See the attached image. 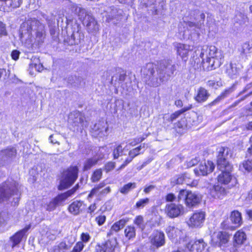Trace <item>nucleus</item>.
Here are the masks:
<instances>
[{"mask_svg":"<svg viewBox=\"0 0 252 252\" xmlns=\"http://www.w3.org/2000/svg\"><path fill=\"white\" fill-rule=\"evenodd\" d=\"M247 236L246 233L242 230L237 231L233 237V245L237 247L243 244L246 241Z\"/></svg>","mask_w":252,"mask_h":252,"instance_id":"obj_26","label":"nucleus"},{"mask_svg":"<svg viewBox=\"0 0 252 252\" xmlns=\"http://www.w3.org/2000/svg\"><path fill=\"white\" fill-rule=\"evenodd\" d=\"M134 223L137 225V226L143 230L145 228V225L144 223V220L142 216H138L135 218L134 221Z\"/></svg>","mask_w":252,"mask_h":252,"instance_id":"obj_44","label":"nucleus"},{"mask_svg":"<svg viewBox=\"0 0 252 252\" xmlns=\"http://www.w3.org/2000/svg\"><path fill=\"white\" fill-rule=\"evenodd\" d=\"M150 200L148 198L141 199L138 201L135 204V207L137 209H142L149 204Z\"/></svg>","mask_w":252,"mask_h":252,"instance_id":"obj_45","label":"nucleus"},{"mask_svg":"<svg viewBox=\"0 0 252 252\" xmlns=\"http://www.w3.org/2000/svg\"><path fill=\"white\" fill-rule=\"evenodd\" d=\"M125 148H124L122 144L118 145L114 150L113 152V156L114 159H117L119 157L122 156L124 154Z\"/></svg>","mask_w":252,"mask_h":252,"instance_id":"obj_40","label":"nucleus"},{"mask_svg":"<svg viewBox=\"0 0 252 252\" xmlns=\"http://www.w3.org/2000/svg\"><path fill=\"white\" fill-rule=\"evenodd\" d=\"M74 29L70 38L71 44H78L84 39V35L78 25H74Z\"/></svg>","mask_w":252,"mask_h":252,"instance_id":"obj_21","label":"nucleus"},{"mask_svg":"<svg viewBox=\"0 0 252 252\" xmlns=\"http://www.w3.org/2000/svg\"><path fill=\"white\" fill-rule=\"evenodd\" d=\"M20 52L18 50H13L11 53V57L14 60H17L19 59Z\"/></svg>","mask_w":252,"mask_h":252,"instance_id":"obj_62","label":"nucleus"},{"mask_svg":"<svg viewBox=\"0 0 252 252\" xmlns=\"http://www.w3.org/2000/svg\"><path fill=\"white\" fill-rule=\"evenodd\" d=\"M7 32L5 25L2 22H0V37L3 35H6Z\"/></svg>","mask_w":252,"mask_h":252,"instance_id":"obj_58","label":"nucleus"},{"mask_svg":"<svg viewBox=\"0 0 252 252\" xmlns=\"http://www.w3.org/2000/svg\"><path fill=\"white\" fill-rule=\"evenodd\" d=\"M214 168L215 165L213 162L211 161H207L201 163L198 167L194 169V172L197 176H205L212 172Z\"/></svg>","mask_w":252,"mask_h":252,"instance_id":"obj_14","label":"nucleus"},{"mask_svg":"<svg viewBox=\"0 0 252 252\" xmlns=\"http://www.w3.org/2000/svg\"><path fill=\"white\" fill-rule=\"evenodd\" d=\"M206 214L204 211H196L193 213L187 221L188 226L191 228H201L205 220Z\"/></svg>","mask_w":252,"mask_h":252,"instance_id":"obj_8","label":"nucleus"},{"mask_svg":"<svg viewBox=\"0 0 252 252\" xmlns=\"http://www.w3.org/2000/svg\"><path fill=\"white\" fill-rule=\"evenodd\" d=\"M252 86V84H250L246 86L245 89L242 92H241L239 94H244L247 93V94H246L245 95V96L244 97H243L242 98H241L240 100H237L235 102H234L232 104V106H231L232 107H235V106H237L239 104V103H240V101L243 100L247 97L249 96V95H250L252 94V90L249 91V90H250L251 89V87Z\"/></svg>","mask_w":252,"mask_h":252,"instance_id":"obj_35","label":"nucleus"},{"mask_svg":"<svg viewBox=\"0 0 252 252\" xmlns=\"http://www.w3.org/2000/svg\"><path fill=\"white\" fill-rule=\"evenodd\" d=\"M96 205L95 203L92 204L89 206L88 210V213L90 214L91 216L92 217L93 215V213L96 210Z\"/></svg>","mask_w":252,"mask_h":252,"instance_id":"obj_61","label":"nucleus"},{"mask_svg":"<svg viewBox=\"0 0 252 252\" xmlns=\"http://www.w3.org/2000/svg\"><path fill=\"white\" fill-rule=\"evenodd\" d=\"M156 67L158 76L151 78V85L158 87L161 83L167 82L170 79L176 70V65L173 63L170 60H165L157 63V64L149 63L141 69V73L146 77L151 79L155 72Z\"/></svg>","mask_w":252,"mask_h":252,"instance_id":"obj_1","label":"nucleus"},{"mask_svg":"<svg viewBox=\"0 0 252 252\" xmlns=\"http://www.w3.org/2000/svg\"><path fill=\"white\" fill-rule=\"evenodd\" d=\"M44 25L35 18H30L26 20L21 25L19 30L21 38L26 37L30 38L32 31H35V40L38 43L43 42L45 32Z\"/></svg>","mask_w":252,"mask_h":252,"instance_id":"obj_3","label":"nucleus"},{"mask_svg":"<svg viewBox=\"0 0 252 252\" xmlns=\"http://www.w3.org/2000/svg\"><path fill=\"white\" fill-rule=\"evenodd\" d=\"M80 238L81 240V242H82L83 244L87 243L90 240L91 236L89 233L87 232H83L81 234Z\"/></svg>","mask_w":252,"mask_h":252,"instance_id":"obj_55","label":"nucleus"},{"mask_svg":"<svg viewBox=\"0 0 252 252\" xmlns=\"http://www.w3.org/2000/svg\"><path fill=\"white\" fill-rule=\"evenodd\" d=\"M209 188L210 194L214 198H221L226 194L225 189L219 185L210 186Z\"/></svg>","mask_w":252,"mask_h":252,"instance_id":"obj_23","label":"nucleus"},{"mask_svg":"<svg viewBox=\"0 0 252 252\" xmlns=\"http://www.w3.org/2000/svg\"><path fill=\"white\" fill-rule=\"evenodd\" d=\"M189 179L186 174L176 175L171 179V185L174 186L184 183L187 185H190Z\"/></svg>","mask_w":252,"mask_h":252,"instance_id":"obj_25","label":"nucleus"},{"mask_svg":"<svg viewBox=\"0 0 252 252\" xmlns=\"http://www.w3.org/2000/svg\"><path fill=\"white\" fill-rule=\"evenodd\" d=\"M233 91V89L232 88H229L225 90L214 100H213L211 103L208 104V106L211 107L212 106L216 105L217 104L219 103L221 100H223V99L227 97L228 95Z\"/></svg>","mask_w":252,"mask_h":252,"instance_id":"obj_29","label":"nucleus"},{"mask_svg":"<svg viewBox=\"0 0 252 252\" xmlns=\"http://www.w3.org/2000/svg\"><path fill=\"white\" fill-rule=\"evenodd\" d=\"M136 188V184L135 183H129L125 185L124 187L120 189V191L123 194L127 193L131 189Z\"/></svg>","mask_w":252,"mask_h":252,"instance_id":"obj_43","label":"nucleus"},{"mask_svg":"<svg viewBox=\"0 0 252 252\" xmlns=\"http://www.w3.org/2000/svg\"><path fill=\"white\" fill-rule=\"evenodd\" d=\"M166 232L170 239L176 238L178 236L180 235L182 233L181 230L171 225L167 227L166 228Z\"/></svg>","mask_w":252,"mask_h":252,"instance_id":"obj_31","label":"nucleus"},{"mask_svg":"<svg viewBox=\"0 0 252 252\" xmlns=\"http://www.w3.org/2000/svg\"><path fill=\"white\" fill-rule=\"evenodd\" d=\"M150 242L151 244L157 248H159L165 244L164 234L161 231H155L151 235Z\"/></svg>","mask_w":252,"mask_h":252,"instance_id":"obj_17","label":"nucleus"},{"mask_svg":"<svg viewBox=\"0 0 252 252\" xmlns=\"http://www.w3.org/2000/svg\"><path fill=\"white\" fill-rule=\"evenodd\" d=\"M229 239V235L226 232L215 233L212 239V245L214 247L221 248L228 243Z\"/></svg>","mask_w":252,"mask_h":252,"instance_id":"obj_11","label":"nucleus"},{"mask_svg":"<svg viewBox=\"0 0 252 252\" xmlns=\"http://www.w3.org/2000/svg\"><path fill=\"white\" fill-rule=\"evenodd\" d=\"M17 150L14 147H8L0 150V166L10 163L16 158Z\"/></svg>","mask_w":252,"mask_h":252,"instance_id":"obj_9","label":"nucleus"},{"mask_svg":"<svg viewBox=\"0 0 252 252\" xmlns=\"http://www.w3.org/2000/svg\"><path fill=\"white\" fill-rule=\"evenodd\" d=\"M128 220V219H122L114 223L111 226L110 231L108 233V235L112 234L113 232H117L119 231L120 229L124 227Z\"/></svg>","mask_w":252,"mask_h":252,"instance_id":"obj_30","label":"nucleus"},{"mask_svg":"<svg viewBox=\"0 0 252 252\" xmlns=\"http://www.w3.org/2000/svg\"><path fill=\"white\" fill-rule=\"evenodd\" d=\"M84 248V244L82 242H77L71 252H81Z\"/></svg>","mask_w":252,"mask_h":252,"instance_id":"obj_53","label":"nucleus"},{"mask_svg":"<svg viewBox=\"0 0 252 252\" xmlns=\"http://www.w3.org/2000/svg\"><path fill=\"white\" fill-rule=\"evenodd\" d=\"M207 24L210 30L213 31V25L215 24V20L211 16L207 17Z\"/></svg>","mask_w":252,"mask_h":252,"instance_id":"obj_56","label":"nucleus"},{"mask_svg":"<svg viewBox=\"0 0 252 252\" xmlns=\"http://www.w3.org/2000/svg\"><path fill=\"white\" fill-rule=\"evenodd\" d=\"M10 8L9 5H7V0H0V10L8 11Z\"/></svg>","mask_w":252,"mask_h":252,"instance_id":"obj_52","label":"nucleus"},{"mask_svg":"<svg viewBox=\"0 0 252 252\" xmlns=\"http://www.w3.org/2000/svg\"><path fill=\"white\" fill-rule=\"evenodd\" d=\"M68 122L74 126L86 127L87 122L84 115L77 111L70 113L68 116Z\"/></svg>","mask_w":252,"mask_h":252,"instance_id":"obj_10","label":"nucleus"},{"mask_svg":"<svg viewBox=\"0 0 252 252\" xmlns=\"http://www.w3.org/2000/svg\"><path fill=\"white\" fill-rule=\"evenodd\" d=\"M145 144L144 143L141 144L139 146L130 150L128 152V157L125 159L123 163L118 169V170L124 169L135 157L141 153V151L142 149H145Z\"/></svg>","mask_w":252,"mask_h":252,"instance_id":"obj_15","label":"nucleus"},{"mask_svg":"<svg viewBox=\"0 0 252 252\" xmlns=\"http://www.w3.org/2000/svg\"><path fill=\"white\" fill-rule=\"evenodd\" d=\"M99 159V158H96V157L87 159L84 163V170L85 171L90 169L97 162Z\"/></svg>","mask_w":252,"mask_h":252,"instance_id":"obj_38","label":"nucleus"},{"mask_svg":"<svg viewBox=\"0 0 252 252\" xmlns=\"http://www.w3.org/2000/svg\"><path fill=\"white\" fill-rule=\"evenodd\" d=\"M189 192V191L186 190H181L178 196V201L179 202L184 201L185 203H186L187 198V195H188Z\"/></svg>","mask_w":252,"mask_h":252,"instance_id":"obj_48","label":"nucleus"},{"mask_svg":"<svg viewBox=\"0 0 252 252\" xmlns=\"http://www.w3.org/2000/svg\"><path fill=\"white\" fill-rule=\"evenodd\" d=\"M78 168L76 166L70 167L63 173L62 178L59 187V189H63L72 185L78 177Z\"/></svg>","mask_w":252,"mask_h":252,"instance_id":"obj_5","label":"nucleus"},{"mask_svg":"<svg viewBox=\"0 0 252 252\" xmlns=\"http://www.w3.org/2000/svg\"><path fill=\"white\" fill-rule=\"evenodd\" d=\"M192 107L191 105H189L188 106L185 107L182 109L178 110L177 111H176L175 113L172 114L170 115V121L171 122H173L174 120H175L177 118H178L180 115H181L182 113H184L185 112L190 109Z\"/></svg>","mask_w":252,"mask_h":252,"instance_id":"obj_37","label":"nucleus"},{"mask_svg":"<svg viewBox=\"0 0 252 252\" xmlns=\"http://www.w3.org/2000/svg\"><path fill=\"white\" fill-rule=\"evenodd\" d=\"M19 185L14 180H8L0 186V202L9 200L15 206L20 199Z\"/></svg>","mask_w":252,"mask_h":252,"instance_id":"obj_4","label":"nucleus"},{"mask_svg":"<svg viewBox=\"0 0 252 252\" xmlns=\"http://www.w3.org/2000/svg\"><path fill=\"white\" fill-rule=\"evenodd\" d=\"M22 3V0H7V5L10 8H16L19 7Z\"/></svg>","mask_w":252,"mask_h":252,"instance_id":"obj_50","label":"nucleus"},{"mask_svg":"<svg viewBox=\"0 0 252 252\" xmlns=\"http://www.w3.org/2000/svg\"><path fill=\"white\" fill-rule=\"evenodd\" d=\"M223 61V56L221 51L214 46H205L202 48L200 58L194 60V63L198 70H209L220 67Z\"/></svg>","mask_w":252,"mask_h":252,"instance_id":"obj_2","label":"nucleus"},{"mask_svg":"<svg viewBox=\"0 0 252 252\" xmlns=\"http://www.w3.org/2000/svg\"><path fill=\"white\" fill-rule=\"evenodd\" d=\"M63 202L59 195L55 197L52 200L47 201L46 203L43 202L42 206L47 211H52L54 210L57 206Z\"/></svg>","mask_w":252,"mask_h":252,"instance_id":"obj_22","label":"nucleus"},{"mask_svg":"<svg viewBox=\"0 0 252 252\" xmlns=\"http://www.w3.org/2000/svg\"><path fill=\"white\" fill-rule=\"evenodd\" d=\"M117 245L116 239H112L101 245H97L95 247L96 252H114Z\"/></svg>","mask_w":252,"mask_h":252,"instance_id":"obj_16","label":"nucleus"},{"mask_svg":"<svg viewBox=\"0 0 252 252\" xmlns=\"http://www.w3.org/2000/svg\"><path fill=\"white\" fill-rule=\"evenodd\" d=\"M210 95L209 93L206 89L200 87L197 91L195 100L199 103L204 102L208 99Z\"/></svg>","mask_w":252,"mask_h":252,"instance_id":"obj_28","label":"nucleus"},{"mask_svg":"<svg viewBox=\"0 0 252 252\" xmlns=\"http://www.w3.org/2000/svg\"><path fill=\"white\" fill-rule=\"evenodd\" d=\"M221 173L218 177V182L223 184H227L231 179L230 172L232 169L227 170L225 168H218Z\"/></svg>","mask_w":252,"mask_h":252,"instance_id":"obj_24","label":"nucleus"},{"mask_svg":"<svg viewBox=\"0 0 252 252\" xmlns=\"http://www.w3.org/2000/svg\"><path fill=\"white\" fill-rule=\"evenodd\" d=\"M102 176V171L100 169L96 170L93 174L91 179L92 182H95L99 180Z\"/></svg>","mask_w":252,"mask_h":252,"instance_id":"obj_49","label":"nucleus"},{"mask_svg":"<svg viewBox=\"0 0 252 252\" xmlns=\"http://www.w3.org/2000/svg\"><path fill=\"white\" fill-rule=\"evenodd\" d=\"M175 199V196L173 193H169L166 196V200L167 201L172 202Z\"/></svg>","mask_w":252,"mask_h":252,"instance_id":"obj_64","label":"nucleus"},{"mask_svg":"<svg viewBox=\"0 0 252 252\" xmlns=\"http://www.w3.org/2000/svg\"><path fill=\"white\" fill-rule=\"evenodd\" d=\"M206 246V244L202 239L191 241L187 245V248L191 252H202Z\"/></svg>","mask_w":252,"mask_h":252,"instance_id":"obj_18","label":"nucleus"},{"mask_svg":"<svg viewBox=\"0 0 252 252\" xmlns=\"http://www.w3.org/2000/svg\"><path fill=\"white\" fill-rule=\"evenodd\" d=\"M115 167V163L114 162H109L105 165V169L107 172L112 170Z\"/></svg>","mask_w":252,"mask_h":252,"instance_id":"obj_57","label":"nucleus"},{"mask_svg":"<svg viewBox=\"0 0 252 252\" xmlns=\"http://www.w3.org/2000/svg\"><path fill=\"white\" fill-rule=\"evenodd\" d=\"M110 8L111 9V16L112 18H115L116 16V13H119L121 14V13L119 12V11L114 6L111 7Z\"/></svg>","mask_w":252,"mask_h":252,"instance_id":"obj_63","label":"nucleus"},{"mask_svg":"<svg viewBox=\"0 0 252 252\" xmlns=\"http://www.w3.org/2000/svg\"><path fill=\"white\" fill-rule=\"evenodd\" d=\"M165 211L166 215L168 217L174 218L183 214L184 208L181 204L170 203L166 205Z\"/></svg>","mask_w":252,"mask_h":252,"instance_id":"obj_12","label":"nucleus"},{"mask_svg":"<svg viewBox=\"0 0 252 252\" xmlns=\"http://www.w3.org/2000/svg\"><path fill=\"white\" fill-rule=\"evenodd\" d=\"M176 48L179 56L181 57L183 60L186 61L188 58L189 52L192 50V47L188 44L177 43Z\"/></svg>","mask_w":252,"mask_h":252,"instance_id":"obj_20","label":"nucleus"},{"mask_svg":"<svg viewBox=\"0 0 252 252\" xmlns=\"http://www.w3.org/2000/svg\"><path fill=\"white\" fill-rule=\"evenodd\" d=\"M78 12L79 19L82 20L83 25L86 26L89 32H94L98 31V25L94 17L87 14L85 9L79 7Z\"/></svg>","mask_w":252,"mask_h":252,"instance_id":"obj_6","label":"nucleus"},{"mask_svg":"<svg viewBox=\"0 0 252 252\" xmlns=\"http://www.w3.org/2000/svg\"><path fill=\"white\" fill-rule=\"evenodd\" d=\"M30 225H28L10 237L9 242L12 243V248L15 247L21 242L25 233L30 229Z\"/></svg>","mask_w":252,"mask_h":252,"instance_id":"obj_19","label":"nucleus"},{"mask_svg":"<svg viewBox=\"0 0 252 252\" xmlns=\"http://www.w3.org/2000/svg\"><path fill=\"white\" fill-rule=\"evenodd\" d=\"M239 170L244 173H249L252 171V159L244 160L239 165Z\"/></svg>","mask_w":252,"mask_h":252,"instance_id":"obj_32","label":"nucleus"},{"mask_svg":"<svg viewBox=\"0 0 252 252\" xmlns=\"http://www.w3.org/2000/svg\"><path fill=\"white\" fill-rule=\"evenodd\" d=\"M76 189L77 187H75V188L72 189H70L63 193L59 194V195L61 198V199L63 200V201L65 199H66L68 197L72 195L76 191Z\"/></svg>","mask_w":252,"mask_h":252,"instance_id":"obj_46","label":"nucleus"},{"mask_svg":"<svg viewBox=\"0 0 252 252\" xmlns=\"http://www.w3.org/2000/svg\"><path fill=\"white\" fill-rule=\"evenodd\" d=\"M242 53L244 54L251 52V50L252 49V42L247 41L244 43L242 45Z\"/></svg>","mask_w":252,"mask_h":252,"instance_id":"obj_47","label":"nucleus"},{"mask_svg":"<svg viewBox=\"0 0 252 252\" xmlns=\"http://www.w3.org/2000/svg\"><path fill=\"white\" fill-rule=\"evenodd\" d=\"M235 21L240 25L244 24L248 22L247 16L242 12H238L235 16Z\"/></svg>","mask_w":252,"mask_h":252,"instance_id":"obj_42","label":"nucleus"},{"mask_svg":"<svg viewBox=\"0 0 252 252\" xmlns=\"http://www.w3.org/2000/svg\"><path fill=\"white\" fill-rule=\"evenodd\" d=\"M42 16L46 20L49 26H51L55 23V18L49 19L48 16L45 14H42Z\"/></svg>","mask_w":252,"mask_h":252,"instance_id":"obj_60","label":"nucleus"},{"mask_svg":"<svg viewBox=\"0 0 252 252\" xmlns=\"http://www.w3.org/2000/svg\"><path fill=\"white\" fill-rule=\"evenodd\" d=\"M108 126L106 122H99L95 124L92 128V133L94 137H103L108 134Z\"/></svg>","mask_w":252,"mask_h":252,"instance_id":"obj_13","label":"nucleus"},{"mask_svg":"<svg viewBox=\"0 0 252 252\" xmlns=\"http://www.w3.org/2000/svg\"><path fill=\"white\" fill-rule=\"evenodd\" d=\"M125 235L128 239L133 238L135 236V229L133 226H127L125 230Z\"/></svg>","mask_w":252,"mask_h":252,"instance_id":"obj_41","label":"nucleus"},{"mask_svg":"<svg viewBox=\"0 0 252 252\" xmlns=\"http://www.w3.org/2000/svg\"><path fill=\"white\" fill-rule=\"evenodd\" d=\"M230 218L234 224H237L238 226H240L242 224V217L239 212L237 211L232 212Z\"/></svg>","mask_w":252,"mask_h":252,"instance_id":"obj_36","label":"nucleus"},{"mask_svg":"<svg viewBox=\"0 0 252 252\" xmlns=\"http://www.w3.org/2000/svg\"><path fill=\"white\" fill-rule=\"evenodd\" d=\"M207 85L213 89H217L220 86H221V83L220 81H217L214 80H212L207 82Z\"/></svg>","mask_w":252,"mask_h":252,"instance_id":"obj_51","label":"nucleus"},{"mask_svg":"<svg viewBox=\"0 0 252 252\" xmlns=\"http://www.w3.org/2000/svg\"><path fill=\"white\" fill-rule=\"evenodd\" d=\"M82 206V202L80 201H74L68 207V211L74 215L80 213V208Z\"/></svg>","mask_w":252,"mask_h":252,"instance_id":"obj_33","label":"nucleus"},{"mask_svg":"<svg viewBox=\"0 0 252 252\" xmlns=\"http://www.w3.org/2000/svg\"><path fill=\"white\" fill-rule=\"evenodd\" d=\"M237 65L236 63H230L226 70L228 75L231 78H235L237 76L238 72L236 71Z\"/></svg>","mask_w":252,"mask_h":252,"instance_id":"obj_39","label":"nucleus"},{"mask_svg":"<svg viewBox=\"0 0 252 252\" xmlns=\"http://www.w3.org/2000/svg\"><path fill=\"white\" fill-rule=\"evenodd\" d=\"M106 216L103 215H100L96 217L95 220L99 226L103 225L106 221Z\"/></svg>","mask_w":252,"mask_h":252,"instance_id":"obj_54","label":"nucleus"},{"mask_svg":"<svg viewBox=\"0 0 252 252\" xmlns=\"http://www.w3.org/2000/svg\"><path fill=\"white\" fill-rule=\"evenodd\" d=\"M200 18L202 20V22L199 21L197 23H195L192 22H188L187 23L188 28H189L190 30L192 29L195 32H197L196 30H200L201 28L202 25L203 24V21L205 18V14L203 13H201L200 15Z\"/></svg>","mask_w":252,"mask_h":252,"instance_id":"obj_34","label":"nucleus"},{"mask_svg":"<svg viewBox=\"0 0 252 252\" xmlns=\"http://www.w3.org/2000/svg\"><path fill=\"white\" fill-rule=\"evenodd\" d=\"M232 156L230 150L227 147H221L219 151L217 159L218 168H225L227 170L232 169V166L228 161Z\"/></svg>","mask_w":252,"mask_h":252,"instance_id":"obj_7","label":"nucleus"},{"mask_svg":"<svg viewBox=\"0 0 252 252\" xmlns=\"http://www.w3.org/2000/svg\"><path fill=\"white\" fill-rule=\"evenodd\" d=\"M201 198L199 196L194 192L189 191L185 204L189 207H191L198 204Z\"/></svg>","mask_w":252,"mask_h":252,"instance_id":"obj_27","label":"nucleus"},{"mask_svg":"<svg viewBox=\"0 0 252 252\" xmlns=\"http://www.w3.org/2000/svg\"><path fill=\"white\" fill-rule=\"evenodd\" d=\"M199 160V159L197 158H194L191 159L190 161L187 162V167H191L196 165L198 163Z\"/></svg>","mask_w":252,"mask_h":252,"instance_id":"obj_59","label":"nucleus"}]
</instances>
